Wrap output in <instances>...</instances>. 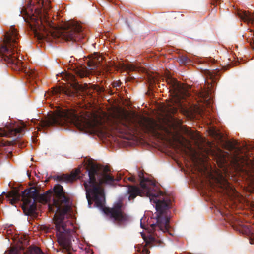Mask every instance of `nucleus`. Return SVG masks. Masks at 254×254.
<instances>
[{"label": "nucleus", "mask_w": 254, "mask_h": 254, "mask_svg": "<svg viewBox=\"0 0 254 254\" xmlns=\"http://www.w3.org/2000/svg\"><path fill=\"white\" fill-rule=\"evenodd\" d=\"M109 171L108 167L102 169L98 165H91L88 170L89 178L84 183L86 198L89 207L94 202L95 206L102 209L105 214L115 221L122 222L126 219V216L121 211L122 205L120 203L117 204L112 209L105 207V199L101 184H111L114 181L113 178L107 174Z\"/></svg>", "instance_id": "f257e3e1"}, {"label": "nucleus", "mask_w": 254, "mask_h": 254, "mask_svg": "<svg viewBox=\"0 0 254 254\" xmlns=\"http://www.w3.org/2000/svg\"><path fill=\"white\" fill-rule=\"evenodd\" d=\"M155 188L152 181L142 179L140 181V189L134 186L129 187V199H133L137 195L148 197L150 202L155 204L157 213L156 224H152L151 226L152 228L157 227L160 231L165 232L169 226L167 211L169 208L170 200L166 195L155 192Z\"/></svg>", "instance_id": "f03ea898"}, {"label": "nucleus", "mask_w": 254, "mask_h": 254, "mask_svg": "<svg viewBox=\"0 0 254 254\" xmlns=\"http://www.w3.org/2000/svg\"><path fill=\"white\" fill-rule=\"evenodd\" d=\"M52 199V205L49 204L50 211H54L56 209V213L54 218V223L57 230V236L59 244L64 249L68 250L70 249V242L66 239L69 229L67 228L69 222L64 221V216L68 212L69 207L67 205V201L63 190V188L60 185H56L53 190H49L47 193L41 197L42 201L46 203H50Z\"/></svg>", "instance_id": "7ed1b4c3"}, {"label": "nucleus", "mask_w": 254, "mask_h": 254, "mask_svg": "<svg viewBox=\"0 0 254 254\" xmlns=\"http://www.w3.org/2000/svg\"><path fill=\"white\" fill-rule=\"evenodd\" d=\"M181 124L180 121H176L174 119H163L157 121L154 120L143 117L139 121L138 125L147 132L157 135L158 131H162L167 134H171L172 128L176 130L180 127Z\"/></svg>", "instance_id": "20e7f679"}, {"label": "nucleus", "mask_w": 254, "mask_h": 254, "mask_svg": "<svg viewBox=\"0 0 254 254\" xmlns=\"http://www.w3.org/2000/svg\"><path fill=\"white\" fill-rule=\"evenodd\" d=\"M166 82L170 86V92L172 97L168 103L167 111L174 114L177 111V108L181 106V100L188 96V86L179 83L174 78L167 74L165 77Z\"/></svg>", "instance_id": "39448f33"}, {"label": "nucleus", "mask_w": 254, "mask_h": 254, "mask_svg": "<svg viewBox=\"0 0 254 254\" xmlns=\"http://www.w3.org/2000/svg\"><path fill=\"white\" fill-rule=\"evenodd\" d=\"M54 124L61 125L73 124L78 127L81 126L80 118L77 117L73 110H60L48 119L41 122L42 127L50 126Z\"/></svg>", "instance_id": "423d86ee"}, {"label": "nucleus", "mask_w": 254, "mask_h": 254, "mask_svg": "<svg viewBox=\"0 0 254 254\" xmlns=\"http://www.w3.org/2000/svg\"><path fill=\"white\" fill-rule=\"evenodd\" d=\"M15 40L16 32L13 28L12 30H10L5 34L0 49V52L3 54L4 61L9 64H11V68L14 70L16 67L14 63Z\"/></svg>", "instance_id": "0eeeda50"}, {"label": "nucleus", "mask_w": 254, "mask_h": 254, "mask_svg": "<svg viewBox=\"0 0 254 254\" xmlns=\"http://www.w3.org/2000/svg\"><path fill=\"white\" fill-rule=\"evenodd\" d=\"M24 20L28 23L39 39L43 38L45 35L43 32L46 31V25L55 28L51 17H24Z\"/></svg>", "instance_id": "6e6552de"}, {"label": "nucleus", "mask_w": 254, "mask_h": 254, "mask_svg": "<svg viewBox=\"0 0 254 254\" xmlns=\"http://www.w3.org/2000/svg\"><path fill=\"white\" fill-rule=\"evenodd\" d=\"M37 196L36 189L30 188L25 190L22 193V209L27 214L30 215L35 212L36 209L35 199Z\"/></svg>", "instance_id": "1a4fd4ad"}, {"label": "nucleus", "mask_w": 254, "mask_h": 254, "mask_svg": "<svg viewBox=\"0 0 254 254\" xmlns=\"http://www.w3.org/2000/svg\"><path fill=\"white\" fill-rule=\"evenodd\" d=\"M42 8H38L36 7L34 5V3L30 0H28L22 4L21 7H20V14L19 16H42V11L44 12L43 16H46V15H49V13L47 12L46 9L44 5V3H42Z\"/></svg>", "instance_id": "9d476101"}, {"label": "nucleus", "mask_w": 254, "mask_h": 254, "mask_svg": "<svg viewBox=\"0 0 254 254\" xmlns=\"http://www.w3.org/2000/svg\"><path fill=\"white\" fill-rule=\"evenodd\" d=\"M62 28L65 31L64 36L67 40H74L77 33L82 31V26L76 21H68L64 22Z\"/></svg>", "instance_id": "9b49d317"}, {"label": "nucleus", "mask_w": 254, "mask_h": 254, "mask_svg": "<svg viewBox=\"0 0 254 254\" xmlns=\"http://www.w3.org/2000/svg\"><path fill=\"white\" fill-rule=\"evenodd\" d=\"M103 58L97 54L90 59L88 62V69L85 67H81L76 70V73L81 77L88 76L91 71L97 67V64L102 60Z\"/></svg>", "instance_id": "f8f14e48"}, {"label": "nucleus", "mask_w": 254, "mask_h": 254, "mask_svg": "<svg viewBox=\"0 0 254 254\" xmlns=\"http://www.w3.org/2000/svg\"><path fill=\"white\" fill-rule=\"evenodd\" d=\"M177 141L181 146L180 150L184 152L186 154L189 155H193L195 152L191 147V144L189 141L183 137H179L177 139Z\"/></svg>", "instance_id": "ddd939ff"}, {"label": "nucleus", "mask_w": 254, "mask_h": 254, "mask_svg": "<svg viewBox=\"0 0 254 254\" xmlns=\"http://www.w3.org/2000/svg\"><path fill=\"white\" fill-rule=\"evenodd\" d=\"M87 127L91 128L95 131L102 134L105 133V131L103 129V121L98 118H95L92 121H90L87 125Z\"/></svg>", "instance_id": "4468645a"}, {"label": "nucleus", "mask_w": 254, "mask_h": 254, "mask_svg": "<svg viewBox=\"0 0 254 254\" xmlns=\"http://www.w3.org/2000/svg\"><path fill=\"white\" fill-rule=\"evenodd\" d=\"M245 163V159L239 156H235L232 161L233 166L238 171H242L244 170L243 167Z\"/></svg>", "instance_id": "2eb2a0df"}, {"label": "nucleus", "mask_w": 254, "mask_h": 254, "mask_svg": "<svg viewBox=\"0 0 254 254\" xmlns=\"http://www.w3.org/2000/svg\"><path fill=\"white\" fill-rule=\"evenodd\" d=\"M218 181L220 186L226 190L225 192L228 195L234 192V190L232 187L222 176H220V178L218 180Z\"/></svg>", "instance_id": "dca6fc26"}, {"label": "nucleus", "mask_w": 254, "mask_h": 254, "mask_svg": "<svg viewBox=\"0 0 254 254\" xmlns=\"http://www.w3.org/2000/svg\"><path fill=\"white\" fill-rule=\"evenodd\" d=\"M80 172V169L77 168L74 172H71L70 174L64 175L63 177V179L66 182H72L78 178V176Z\"/></svg>", "instance_id": "f3484780"}, {"label": "nucleus", "mask_w": 254, "mask_h": 254, "mask_svg": "<svg viewBox=\"0 0 254 254\" xmlns=\"http://www.w3.org/2000/svg\"><path fill=\"white\" fill-rule=\"evenodd\" d=\"M133 121L132 117L128 114H125L121 120V122L122 124L129 128L132 124H134Z\"/></svg>", "instance_id": "a211bd4d"}, {"label": "nucleus", "mask_w": 254, "mask_h": 254, "mask_svg": "<svg viewBox=\"0 0 254 254\" xmlns=\"http://www.w3.org/2000/svg\"><path fill=\"white\" fill-rule=\"evenodd\" d=\"M7 200L12 205L15 206L16 204V190H12L10 192L5 194Z\"/></svg>", "instance_id": "6ab92c4d"}, {"label": "nucleus", "mask_w": 254, "mask_h": 254, "mask_svg": "<svg viewBox=\"0 0 254 254\" xmlns=\"http://www.w3.org/2000/svg\"><path fill=\"white\" fill-rule=\"evenodd\" d=\"M218 164L220 167H222L223 164L227 161L225 155L221 152H219V155L217 159Z\"/></svg>", "instance_id": "aec40b11"}, {"label": "nucleus", "mask_w": 254, "mask_h": 254, "mask_svg": "<svg viewBox=\"0 0 254 254\" xmlns=\"http://www.w3.org/2000/svg\"><path fill=\"white\" fill-rule=\"evenodd\" d=\"M26 125L21 120L17 121V133H22L25 130Z\"/></svg>", "instance_id": "412c9836"}, {"label": "nucleus", "mask_w": 254, "mask_h": 254, "mask_svg": "<svg viewBox=\"0 0 254 254\" xmlns=\"http://www.w3.org/2000/svg\"><path fill=\"white\" fill-rule=\"evenodd\" d=\"M40 249L36 247L29 248L24 254H40Z\"/></svg>", "instance_id": "4be33fe9"}, {"label": "nucleus", "mask_w": 254, "mask_h": 254, "mask_svg": "<svg viewBox=\"0 0 254 254\" xmlns=\"http://www.w3.org/2000/svg\"><path fill=\"white\" fill-rule=\"evenodd\" d=\"M229 147L230 150L234 149L235 151H237L238 153L241 152L240 149L237 147V142L235 141L229 142Z\"/></svg>", "instance_id": "5701e85b"}, {"label": "nucleus", "mask_w": 254, "mask_h": 254, "mask_svg": "<svg viewBox=\"0 0 254 254\" xmlns=\"http://www.w3.org/2000/svg\"><path fill=\"white\" fill-rule=\"evenodd\" d=\"M241 18L243 21L254 24V17H241Z\"/></svg>", "instance_id": "b1692460"}, {"label": "nucleus", "mask_w": 254, "mask_h": 254, "mask_svg": "<svg viewBox=\"0 0 254 254\" xmlns=\"http://www.w3.org/2000/svg\"><path fill=\"white\" fill-rule=\"evenodd\" d=\"M237 13L236 14V16H253L251 13L247 14L246 11H242L241 10H237Z\"/></svg>", "instance_id": "393cba45"}, {"label": "nucleus", "mask_w": 254, "mask_h": 254, "mask_svg": "<svg viewBox=\"0 0 254 254\" xmlns=\"http://www.w3.org/2000/svg\"><path fill=\"white\" fill-rule=\"evenodd\" d=\"M64 76V78H65L66 80L68 81H73L74 80V76L70 73L64 74L63 76Z\"/></svg>", "instance_id": "a878e982"}, {"label": "nucleus", "mask_w": 254, "mask_h": 254, "mask_svg": "<svg viewBox=\"0 0 254 254\" xmlns=\"http://www.w3.org/2000/svg\"><path fill=\"white\" fill-rule=\"evenodd\" d=\"M127 68L130 71H135V70H140L141 69L138 67L134 66L132 64H129L127 66Z\"/></svg>", "instance_id": "bb28decb"}, {"label": "nucleus", "mask_w": 254, "mask_h": 254, "mask_svg": "<svg viewBox=\"0 0 254 254\" xmlns=\"http://www.w3.org/2000/svg\"><path fill=\"white\" fill-rule=\"evenodd\" d=\"M209 93L208 91H205L200 93V96L203 98L204 101L209 100L210 98L209 97Z\"/></svg>", "instance_id": "cd10ccee"}, {"label": "nucleus", "mask_w": 254, "mask_h": 254, "mask_svg": "<svg viewBox=\"0 0 254 254\" xmlns=\"http://www.w3.org/2000/svg\"><path fill=\"white\" fill-rule=\"evenodd\" d=\"M167 15L166 16H183V14H180L179 12H167Z\"/></svg>", "instance_id": "c85d7f7f"}, {"label": "nucleus", "mask_w": 254, "mask_h": 254, "mask_svg": "<svg viewBox=\"0 0 254 254\" xmlns=\"http://www.w3.org/2000/svg\"><path fill=\"white\" fill-rule=\"evenodd\" d=\"M24 71L29 77L33 78L34 76V73L30 71L29 69H25Z\"/></svg>", "instance_id": "c756f323"}, {"label": "nucleus", "mask_w": 254, "mask_h": 254, "mask_svg": "<svg viewBox=\"0 0 254 254\" xmlns=\"http://www.w3.org/2000/svg\"><path fill=\"white\" fill-rule=\"evenodd\" d=\"M4 254H16V249L13 247L9 252H6Z\"/></svg>", "instance_id": "7c9ffc66"}, {"label": "nucleus", "mask_w": 254, "mask_h": 254, "mask_svg": "<svg viewBox=\"0 0 254 254\" xmlns=\"http://www.w3.org/2000/svg\"><path fill=\"white\" fill-rule=\"evenodd\" d=\"M193 112L194 113L201 114V110L198 107H194L193 109Z\"/></svg>", "instance_id": "2f4dec72"}, {"label": "nucleus", "mask_w": 254, "mask_h": 254, "mask_svg": "<svg viewBox=\"0 0 254 254\" xmlns=\"http://www.w3.org/2000/svg\"><path fill=\"white\" fill-rule=\"evenodd\" d=\"M61 88L60 87H56V88H54L53 89V94H57L60 92H61Z\"/></svg>", "instance_id": "473e14b6"}, {"label": "nucleus", "mask_w": 254, "mask_h": 254, "mask_svg": "<svg viewBox=\"0 0 254 254\" xmlns=\"http://www.w3.org/2000/svg\"><path fill=\"white\" fill-rule=\"evenodd\" d=\"M5 233L8 235H11V238L12 239H13L14 237V236H13V235L11 234V230L10 229H7L6 230V232Z\"/></svg>", "instance_id": "72a5a7b5"}, {"label": "nucleus", "mask_w": 254, "mask_h": 254, "mask_svg": "<svg viewBox=\"0 0 254 254\" xmlns=\"http://www.w3.org/2000/svg\"><path fill=\"white\" fill-rule=\"evenodd\" d=\"M22 64V62H21L19 60V56H17V63H16V64H17V66H18V65L21 64Z\"/></svg>", "instance_id": "f704fd0d"}, {"label": "nucleus", "mask_w": 254, "mask_h": 254, "mask_svg": "<svg viewBox=\"0 0 254 254\" xmlns=\"http://www.w3.org/2000/svg\"><path fill=\"white\" fill-rule=\"evenodd\" d=\"M16 144H17V145H18L19 146H20V145H21V147H22V142H20V141H18V140H17Z\"/></svg>", "instance_id": "c9c22d12"}, {"label": "nucleus", "mask_w": 254, "mask_h": 254, "mask_svg": "<svg viewBox=\"0 0 254 254\" xmlns=\"http://www.w3.org/2000/svg\"><path fill=\"white\" fill-rule=\"evenodd\" d=\"M4 135H5L4 133L1 130H0V136H4Z\"/></svg>", "instance_id": "e433bc0d"}, {"label": "nucleus", "mask_w": 254, "mask_h": 254, "mask_svg": "<svg viewBox=\"0 0 254 254\" xmlns=\"http://www.w3.org/2000/svg\"><path fill=\"white\" fill-rule=\"evenodd\" d=\"M143 251L144 252V253H146V254H147L149 253V251H148V250H147L144 249V250H143Z\"/></svg>", "instance_id": "4c0bfd02"}, {"label": "nucleus", "mask_w": 254, "mask_h": 254, "mask_svg": "<svg viewBox=\"0 0 254 254\" xmlns=\"http://www.w3.org/2000/svg\"><path fill=\"white\" fill-rule=\"evenodd\" d=\"M20 196L18 195V194L17 193V196H16V198H17V200L19 199Z\"/></svg>", "instance_id": "58836bf2"}, {"label": "nucleus", "mask_w": 254, "mask_h": 254, "mask_svg": "<svg viewBox=\"0 0 254 254\" xmlns=\"http://www.w3.org/2000/svg\"><path fill=\"white\" fill-rule=\"evenodd\" d=\"M129 179L130 180H133V179L131 178H129Z\"/></svg>", "instance_id": "ea45409f"}, {"label": "nucleus", "mask_w": 254, "mask_h": 254, "mask_svg": "<svg viewBox=\"0 0 254 254\" xmlns=\"http://www.w3.org/2000/svg\"><path fill=\"white\" fill-rule=\"evenodd\" d=\"M56 16H60V14H58Z\"/></svg>", "instance_id": "a19ab883"}, {"label": "nucleus", "mask_w": 254, "mask_h": 254, "mask_svg": "<svg viewBox=\"0 0 254 254\" xmlns=\"http://www.w3.org/2000/svg\"><path fill=\"white\" fill-rule=\"evenodd\" d=\"M13 131L15 132L16 131V130H15V129H14V130H13Z\"/></svg>", "instance_id": "79ce46f5"}, {"label": "nucleus", "mask_w": 254, "mask_h": 254, "mask_svg": "<svg viewBox=\"0 0 254 254\" xmlns=\"http://www.w3.org/2000/svg\"><path fill=\"white\" fill-rule=\"evenodd\" d=\"M142 238L144 239V236H143L142 234Z\"/></svg>", "instance_id": "37998d69"}, {"label": "nucleus", "mask_w": 254, "mask_h": 254, "mask_svg": "<svg viewBox=\"0 0 254 254\" xmlns=\"http://www.w3.org/2000/svg\"><path fill=\"white\" fill-rule=\"evenodd\" d=\"M216 0L217 1H219V0Z\"/></svg>", "instance_id": "c03bdc74"}]
</instances>
